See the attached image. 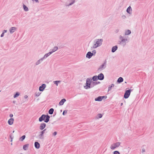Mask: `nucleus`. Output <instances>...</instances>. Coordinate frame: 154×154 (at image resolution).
I'll list each match as a JSON object with an SVG mask.
<instances>
[{
  "mask_svg": "<svg viewBox=\"0 0 154 154\" xmlns=\"http://www.w3.org/2000/svg\"><path fill=\"white\" fill-rule=\"evenodd\" d=\"M121 144V143L120 142H117L115 143H114L113 144L114 146H115L116 148L118 147Z\"/></svg>",
  "mask_w": 154,
  "mask_h": 154,
  "instance_id": "29",
  "label": "nucleus"
},
{
  "mask_svg": "<svg viewBox=\"0 0 154 154\" xmlns=\"http://www.w3.org/2000/svg\"><path fill=\"white\" fill-rule=\"evenodd\" d=\"M51 54H52V53L50 51L49 52H48V53L45 54V55L44 57H42V58H43V59L46 58L48 56H49Z\"/></svg>",
  "mask_w": 154,
  "mask_h": 154,
  "instance_id": "23",
  "label": "nucleus"
},
{
  "mask_svg": "<svg viewBox=\"0 0 154 154\" xmlns=\"http://www.w3.org/2000/svg\"><path fill=\"white\" fill-rule=\"evenodd\" d=\"M96 85H98V84H99L100 83V82H96Z\"/></svg>",
  "mask_w": 154,
  "mask_h": 154,
  "instance_id": "53",
  "label": "nucleus"
},
{
  "mask_svg": "<svg viewBox=\"0 0 154 154\" xmlns=\"http://www.w3.org/2000/svg\"><path fill=\"white\" fill-rule=\"evenodd\" d=\"M96 51L95 50H94L92 51V53H91V54L92 55V56H94L96 54Z\"/></svg>",
  "mask_w": 154,
  "mask_h": 154,
  "instance_id": "36",
  "label": "nucleus"
},
{
  "mask_svg": "<svg viewBox=\"0 0 154 154\" xmlns=\"http://www.w3.org/2000/svg\"><path fill=\"white\" fill-rule=\"evenodd\" d=\"M98 76L97 75H94L91 78V81L93 80L94 81L96 82L98 80Z\"/></svg>",
  "mask_w": 154,
  "mask_h": 154,
  "instance_id": "18",
  "label": "nucleus"
},
{
  "mask_svg": "<svg viewBox=\"0 0 154 154\" xmlns=\"http://www.w3.org/2000/svg\"><path fill=\"white\" fill-rule=\"evenodd\" d=\"M25 137H26V136L25 135H23L20 138V140L21 141H22L24 140V139H25Z\"/></svg>",
  "mask_w": 154,
  "mask_h": 154,
  "instance_id": "30",
  "label": "nucleus"
},
{
  "mask_svg": "<svg viewBox=\"0 0 154 154\" xmlns=\"http://www.w3.org/2000/svg\"><path fill=\"white\" fill-rule=\"evenodd\" d=\"M24 97L26 99L28 98V96L27 95H26L24 96Z\"/></svg>",
  "mask_w": 154,
  "mask_h": 154,
  "instance_id": "56",
  "label": "nucleus"
},
{
  "mask_svg": "<svg viewBox=\"0 0 154 154\" xmlns=\"http://www.w3.org/2000/svg\"><path fill=\"white\" fill-rule=\"evenodd\" d=\"M67 111L66 110H64L63 113V115H65L67 112Z\"/></svg>",
  "mask_w": 154,
  "mask_h": 154,
  "instance_id": "41",
  "label": "nucleus"
},
{
  "mask_svg": "<svg viewBox=\"0 0 154 154\" xmlns=\"http://www.w3.org/2000/svg\"><path fill=\"white\" fill-rule=\"evenodd\" d=\"M145 152V149H142V152L143 153V152Z\"/></svg>",
  "mask_w": 154,
  "mask_h": 154,
  "instance_id": "54",
  "label": "nucleus"
},
{
  "mask_svg": "<svg viewBox=\"0 0 154 154\" xmlns=\"http://www.w3.org/2000/svg\"><path fill=\"white\" fill-rule=\"evenodd\" d=\"M32 1H35V2H37V3H38L39 2V1L38 0H32Z\"/></svg>",
  "mask_w": 154,
  "mask_h": 154,
  "instance_id": "52",
  "label": "nucleus"
},
{
  "mask_svg": "<svg viewBox=\"0 0 154 154\" xmlns=\"http://www.w3.org/2000/svg\"><path fill=\"white\" fill-rule=\"evenodd\" d=\"M102 98V100H103V99L104 98L105 99H106L107 98V97L106 96H101Z\"/></svg>",
  "mask_w": 154,
  "mask_h": 154,
  "instance_id": "44",
  "label": "nucleus"
},
{
  "mask_svg": "<svg viewBox=\"0 0 154 154\" xmlns=\"http://www.w3.org/2000/svg\"><path fill=\"white\" fill-rule=\"evenodd\" d=\"M10 137L11 139V141L12 142V139H13V137H12L11 136V135H10Z\"/></svg>",
  "mask_w": 154,
  "mask_h": 154,
  "instance_id": "48",
  "label": "nucleus"
},
{
  "mask_svg": "<svg viewBox=\"0 0 154 154\" xmlns=\"http://www.w3.org/2000/svg\"><path fill=\"white\" fill-rule=\"evenodd\" d=\"M126 12L129 14H131L132 13V8L130 6L126 10Z\"/></svg>",
  "mask_w": 154,
  "mask_h": 154,
  "instance_id": "14",
  "label": "nucleus"
},
{
  "mask_svg": "<svg viewBox=\"0 0 154 154\" xmlns=\"http://www.w3.org/2000/svg\"><path fill=\"white\" fill-rule=\"evenodd\" d=\"M14 119L13 118H11L8 121V123L10 125H11L13 123Z\"/></svg>",
  "mask_w": 154,
  "mask_h": 154,
  "instance_id": "12",
  "label": "nucleus"
},
{
  "mask_svg": "<svg viewBox=\"0 0 154 154\" xmlns=\"http://www.w3.org/2000/svg\"><path fill=\"white\" fill-rule=\"evenodd\" d=\"M46 87V85L45 84H42L39 88V90L40 91H43Z\"/></svg>",
  "mask_w": 154,
  "mask_h": 154,
  "instance_id": "7",
  "label": "nucleus"
},
{
  "mask_svg": "<svg viewBox=\"0 0 154 154\" xmlns=\"http://www.w3.org/2000/svg\"><path fill=\"white\" fill-rule=\"evenodd\" d=\"M112 88V87H111V86H110L109 85V87H108V92L109 91H110L111 89Z\"/></svg>",
  "mask_w": 154,
  "mask_h": 154,
  "instance_id": "42",
  "label": "nucleus"
},
{
  "mask_svg": "<svg viewBox=\"0 0 154 154\" xmlns=\"http://www.w3.org/2000/svg\"><path fill=\"white\" fill-rule=\"evenodd\" d=\"M98 80H102L104 79V76L103 73H100L97 76Z\"/></svg>",
  "mask_w": 154,
  "mask_h": 154,
  "instance_id": "9",
  "label": "nucleus"
},
{
  "mask_svg": "<svg viewBox=\"0 0 154 154\" xmlns=\"http://www.w3.org/2000/svg\"><path fill=\"white\" fill-rule=\"evenodd\" d=\"M7 32V30H4L3 31V32L5 33Z\"/></svg>",
  "mask_w": 154,
  "mask_h": 154,
  "instance_id": "50",
  "label": "nucleus"
},
{
  "mask_svg": "<svg viewBox=\"0 0 154 154\" xmlns=\"http://www.w3.org/2000/svg\"><path fill=\"white\" fill-rule=\"evenodd\" d=\"M50 116L48 115H42L39 118L38 121L40 122H42L44 121L46 123L48 122L50 120Z\"/></svg>",
  "mask_w": 154,
  "mask_h": 154,
  "instance_id": "1",
  "label": "nucleus"
},
{
  "mask_svg": "<svg viewBox=\"0 0 154 154\" xmlns=\"http://www.w3.org/2000/svg\"><path fill=\"white\" fill-rule=\"evenodd\" d=\"M96 83L95 82H92V83H91V88H92L93 87L95 86L96 85Z\"/></svg>",
  "mask_w": 154,
  "mask_h": 154,
  "instance_id": "31",
  "label": "nucleus"
},
{
  "mask_svg": "<svg viewBox=\"0 0 154 154\" xmlns=\"http://www.w3.org/2000/svg\"><path fill=\"white\" fill-rule=\"evenodd\" d=\"M58 49V47L57 46H55L54 48L52 50V51L50 52L52 54L53 52L56 51Z\"/></svg>",
  "mask_w": 154,
  "mask_h": 154,
  "instance_id": "25",
  "label": "nucleus"
},
{
  "mask_svg": "<svg viewBox=\"0 0 154 154\" xmlns=\"http://www.w3.org/2000/svg\"><path fill=\"white\" fill-rule=\"evenodd\" d=\"M46 126V124L45 123H42L40 126V129L41 130H43Z\"/></svg>",
  "mask_w": 154,
  "mask_h": 154,
  "instance_id": "13",
  "label": "nucleus"
},
{
  "mask_svg": "<svg viewBox=\"0 0 154 154\" xmlns=\"http://www.w3.org/2000/svg\"><path fill=\"white\" fill-rule=\"evenodd\" d=\"M125 83H127V82H125Z\"/></svg>",
  "mask_w": 154,
  "mask_h": 154,
  "instance_id": "60",
  "label": "nucleus"
},
{
  "mask_svg": "<svg viewBox=\"0 0 154 154\" xmlns=\"http://www.w3.org/2000/svg\"><path fill=\"white\" fill-rule=\"evenodd\" d=\"M20 95V93L18 92H17L14 95V97L16 98L18 97Z\"/></svg>",
  "mask_w": 154,
  "mask_h": 154,
  "instance_id": "28",
  "label": "nucleus"
},
{
  "mask_svg": "<svg viewBox=\"0 0 154 154\" xmlns=\"http://www.w3.org/2000/svg\"><path fill=\"white\" fill-rule=\"evenodd\" d=\"M43 58H41L40 59L38 60V61H36L35 63V65H37L40 64L43 60Z\"/></svg>",
  "mask_w": 154,
  "mask_h": 154,
  "instance_id": "20",
  "label": "nucleus"
},
{
  "mask_svg": "<svg viewBox=\"0 0 154 154\" xmlns=\"http://www.w3.org/2000/svg\"><path fill=\"white\" fill-rule=\"evenodd\" d=\"M116 148L115 146L112 144L110 146V148L112 149H114Z\"/></svg>",
  "mask_w": 154,
  "mask_h": 154,
  "instance_id": "38",
  "label": "nucleus"
},
{
  "mask_svg": "<svg viewBox=\"0 0 154 154\" xmlns=\"http://www.w3.org/2000/svg\"><path fill=\"white\" fill-rule=\"evenodd\" d=\"M113 154H120V153L119 151H115L113 152Z\"/></svg>",
  "mask_w": 154,
  "mask_h": 154,
  "instance_id": "40",
  "label": "nucleus"
},
{
  "mask_svg": "<svg viewBox=\"0 0 154 154\" xmlns=\"http://www.w3.org/2000/svg\"><path fill=\"white\" fill-rule=\"evenodd\" d=\"M15 102H16V101H13V103H15Z\"/></svg>",
  "mask_w": 154,
  "mask_h": 154,
  "instance_id": "58",
  "label": "nucleus"
},
{
  "mask_svg": "<svg viewBox=\"0 0 154 154\" xmlns=\"http://www.w3.org/2000/svg\"><path fill=\"white\" fill-rule=\"evenodd\" d=\"M91 78H87L86 80L85 85L84 86V88L86 89L91 88Z\"/></svg>",
  "mask_w": 154,
  "mask_h": 154,
  "instance_id": "2",
  "label": "nucleus"
},
{
  "mask_svg": "<svg viewBox=\"0 0 154 154\" xmlns=\"http://www.w3.org/2000/svg\"><path fill=\"white\" fill-rule=\"evenodd\" d=\"M119 30L118 29H117L116 30V31H115V32L116 33H117L119 32Z\"/></svg>",
  "mask_w": 154,
  "mask_h": 154,
  "instance_id": "55",
  "label": "nucleus"
},
{
  "mask_svg": "<svg viewBox=\"0 0 154 154\" xmlns=\"http://www.w3.org/2000/svg\"><path fill=\"white\" fill-rule=\"evenodd\" d=\"M119 39L122 40V45L123 47H124L126 45V42H128V41H128V39L127 38H124L121 35L120 36Z\"/></svg>",
  "mask_w": 154,
  "mask_h": 154,
  "instance_id": "4",
  "label": "nucleus"
},
{
  "mask_svg": "<svg viewBox=\"0 0 154 154\" xmlns=\"http://www.w3.org/2000/svg\"><path fill=\"white\" fill-rule=\"evenodd\" d=\"M122 18H123V19H125L126 18V16L124 15H123L122 16Z\"/></svg>",
  "mask_w": 154,
  "mask_h": 154,
  "instance_id": "51",
  "label": "nucleus"
},
{
  "mask_svg": "<svg viewBox=\"0 0 154 154\" xmlns=\"http://www.w3.org/2000/svg\"><path fill=\"white\" fill-rule=\"evenodd\" d=\"M13 116V115L12 114H10L9 115V116L11 118H12Z\"/></svg>",
  "mask_w": 154,
  "mask_h": 154,
  "instance_id": "46",
  "label": "nucleus"
},
{
  "mask_svg": "<svg viewBox=\"0 0 154 154\" xmlns=\"http://www.w3.org/2000/svg\"><path fill=\"white\" fill-rule=\"evenodd\" d=\"M66 101L65 99H62L59 102V104L60 106L62 105Z\"/></svg>",
  "mask_w": 154,
  "mask_h": 154,
  "instance_id": "17",
  "label": "nucleus"
},
{
  "mask_svg": "<svg viewBox=\"0 0 154 154\" xmlns=\"http://www.w3.org/2000/svg\"><path fill=\"white\" fill-rule=\"evenodd\" d=\"M14 131H13V133H14Z\"/></svg>",
  "mask_w": 154,
  "mask_h": 154,
  "instance_id": "59",
  "label": "nucleus"
},
{
  "mask_svg": "<svg viewBox=\"0 0 154 154\" xmlns=\"http://www.w3.org/2000/svg\"><path fill=\"white\" fill-rule=\"evenodd\" d=\"M106 61L105 60L104 63L101 65L98 69V70H101L103 69H104L106 67Z\"/></svg>",
  "mask_w": 154,
  "mask_h": 154,
  "instance_id": "6",
  "label": "nucleus"
},
{
  "mask_svg": "<svg viewBox=\"0 0 154 154\" xmlns=\"http://www.w3.org/2000/svg\"><path fill=\"white\" fill-rule=\"evenodd\" d=\"M102 98L101 96H99L95 98V100L96 101H101L102 100Z\"/></svg>",
  "mask_w": 154,
  "mask_h": 154,
  "instance_id": "22",
  "label": "nucleus"
},
{
  "mask_svg": "<svg viewBox=\"0 0 154 154\" xmlns=\"http://www.w3.org/2000/svg\"><path fill=\"white\" fill-rule=\"evenodd\" d=\"M17 29V28L16 27H13L10 28L9 29V31L11 34L13 33L14 32L15 30Z\"/></svg>",
  "mask_w": 154,
  "mask_h": 154,
  "instance_id": "10",
  "label": "nucleus"
},
{
  "mask_svg": "<svg viewBox=\"0 0 154 154\" xmlns=\"http://www.w3.org/2000/svg\"><path fill=\"white\" fill-rule=\"evenodd\" d=\"M43 134L42 133H40V134L39 135V138L41 139H42L44 138V137H42Z\"/></svg>",
  "mask_w": 154,
  "mask_h": 154,
  "instance_id": "35",
  "label": "nucleus"
},
{
  "mask_svg": "<svg viewBox=\"0 0 154 154\" xmlns=\"http://www.w3.org/2000/svg\"><path fill=\"white\" fill-rule=\"evenodd\" d=\"M92 56L91 52V51H89L86 54V57L87 58L90 59Z\"/></svg>",
  "mask_w": 154,
  "mask_h": 154,
  "instance_id": "11",
  "label": "nucleus"
},
{
  "mask_svg": "<svg viewBox=\"0 0 154 154\" xmlns=\"http://www.w3.org/2000/svg\"><path fill=\"white\" fill-rule=\"evenodd\" d=\"M23 8L24 10L25 11H29V9L28 8V7L24 4H23Z\"/></svg>",
  "mask_w": 154,
  "mask_h": 154,
  "instance_id": "24",
  "label": "nucleus"
},
{
  "mask_svg": "<svg viewBox=\"0 0 154 154\" xmlns=\"http://www.w3.org/2000/svg\"><path fill=\"white\" fill-rule=\"evenodd\" d=\"M76 0H68V1L69 3V4H68L67 3H66L65 4V5L66 7H69L70 6H71L74 4Z\"/></svg>",
  "mask_w": 154,
  "mask_h": 154,
  "instance_id": "5",
  "label": "nucleus"
},
{
  "mask_svg": "<svg viewBox=\"0 0 154 154\" xmlns=\"http://www.w3.org/2000/svg\"><path fill=\"white\" fill-rule=\"evenodd\" d=\"M41 93L40 92H36L35 94V96L36 97H38L40 95Z\"/></svg>",
  "mask_w": 154,
  "mask_h": 154,
  "instance_id": "34",
  "label": "nucleus"
},
{
  "mask_svg": "<svg viewBox=\"0 0 154 154\" xmlns=\"http://www.w3.org/2000/svg\"><path fill=\"white\" fill-rule=\"evenodd\" d=\"M60 81H56L53 82L57 86L58 83H60Z\"/></svg>",
  "mask_w": 154,
  "mask_h": 154,
  "instance_id": "32",
  "label": "nucleus"
},
{
  "mask_svg": "<svg viewBox=\"0 0 154 154\" xmlns=\"http://www.w3.org/2000/svg\"><path fill=\"white\" fill-rule=\"evenodd\" d=\"M103 41V39H97V41L96 43L99 46H100L102 45Z\"/></svg>",
  "mask_w": 154,
  "mask_h": 154,
  "instance_id": "8",
  "label": "nucleus"
},
{
  "mask_svg": "<svg viewBox=\"0 0 154 154\" xmlns=\"http://www.w3.org/2000/svg\"><path fill=\"white\" fill-rule=\"evenodd\" d=\"M98 118H101L103 116V115L101 113L98 114L97 115Z\"/></svg>",
  "mask_w": 154,
  "mask_h": 154,
  "instance_id": "37",
  "label": "nucleus"
},
{
  "mask_svg": "<svg viewBox=\"0 0 154 154\" xmlns=\"http://www.w3.org/2000/svg\"><path fill=\"white\" fill-rule=\"evenodd\" d=\"M118 44L119 45H122V40H121L120 41H119L118 42Z\"/></svg>",
  "mask_w": 154,
  "mask_h": 154,
  "instance_id": "45",
  "label": "nucleus"
},
{
  "mask_svg": "<svg viewBox=\"0 0 154 154\" xmlns=\"http://www.w3.org/2000/svg\"><path fill=\"white\" fill-rule=\"evenodd\" d=\"M4 33L3 32H2V33L1 34V37H3L4 36Z\"/></svg>",
  "mask_w": 154,
  "mask_h": 154,
  "instance_id": "47",
  "label": "nucleus"
},
{
  "mask_svg": "<svg viewBox=\"0 0 154 154\" xmlns=\"http://www.w3.org/2000/svg\"><path fill=\"white\" fill-rule=\"evenodd\" d=\"M46 129H45L44 130H43L41 132H40V133H42V134L43 135L44 134V133H45V131H46Z\"/></svg>",
  "mask_w": 154,
  "mask_h": 154,
  "instance_id": "39",
  "label": "nucleus"
},
{
  "mask_svg": "<svg viewBox=\"0 0 154 154\" xmlns=\"http://www.w3.org/2000/svg\"><path fill=\"white\" fill-rule=\"evenodd\" d=\"M132 91V90L131 89L126 90L124 95V97L125 99L128 98L130 95L131 92Z\"/></svg>",
  "mask_w": 154,
  "mask_h": 154,
  "instance_id": "3",
  "label": "nucleus"
},
{
  "mask_svg": "<svg viewBox=\"0 0 154 154\" xmlns=\"http://www.w3.org/2000/svg\"><path fill=\"white\" fill-rule=\"evenodd\" d=\"M110 85V86H111V87L112 88V87H114V85H114L113 84H112L111 85Z\"/></svg>",
  "mask_w": 154,
  "mask_h": 154,
  "instance_id": "49",
  "label": "nucleus"
},
{
  "mask_svg": "<svg viewBox=\"0 0 154 154\" xmlns=\"http://www.w3.org/2000/svg\"><path fill=\"white\" fill-rule=\"evenodd\" d=\"M57 134V132L56 131H55L54 133H53V135L54 136H56Z\"/></svg>",
  "mask_w": 154,
  "mask_h": 154,
  "instance_id": "43",
  "label": "nucleus"
},
{
  "mask_svg": "<svg viewBox=\"0 0 154 154\" xmlns=\"http://www.w3.org/2000/svg\"><path fill=\"white\" fill-rule=\"evenodd\" d=\"M122 105H123V103H121V106H122Z\"/></svg>",
  "mask_w": 154,
  "mask_h": 154,
  "instance_id": "57",
  "label": "nucleus"
},
{
  "mask_svg": "<svg viewBox=\"0 0 154 154\" xmlns=\"http://www.w3.org/2000/svg\"><path fill=\"white\" fill-rule=\"evenodd\" d=\"M123 79L122 77H120L118 79L117 82L118 83H120L123 82Z\"/></svg>",
  "mask_w": 154,
  "mask_h": 154,
  "instance_id": "19",
  "label": "nucleus"
},
{
  "mask_svg": "<svg viewBox=\"0 0 154 154\" xmlns=\"http://www.w3.org/2000/svg\"><path fill=\"white\" fill-rule=\"evenodd\" d=\"M29 144H26L23 146V149L24 150H26L27 149L29 146Z\"/></svg>",
  "mask_w": 154,
  "mask_h": 154,
  "instance_id": "21",
  "label": "nucleus"
},
{
  "mask_svg": "<svg viewBox=\"0 0 154 154\" xmlns=\"http://www.w3.org/2000/svg\"><path fill=\"white\" fill-rule=\"evenodd\" d=\"M34 145L35 147L37 149H38L40 147V144L38 142H35Z\"/></svg>",
  "mask_w": 154,
  "mask_h": 154,
  "instance_id": "15",
  "label": "nucleus"
},
{
  "mask_svg": "<svg viewBox=\"0 0 154 154\" xmlns=\"http://www.w3.org/2000/svg\"><path fill=\"white\" fill-rule=\"evenodd\" d=\"M98 47H99L98 45H97L96 43H95L93 45V47H91V48H96Z\"/></svg>",
  "mask_w": 154,
  "mask_h": 154,
  "instance_id": "33",
  "label": "nucleus"
},
{
  "mask_svg": "<svg viewBox=\"0 0 154 154\" xmlns=\"http://www.w3.org/2000/svg\"><path fill=\"white\" fill-rule=\"evenodd\" d=\"M118 48V46L117 45L113 46L112 48V53L115 52L117 50Z\"/></svg>",
  "mask_w": 154,
  "mask_h": 154,
  "instance_id": "16",
  "label": "nucleus"
},
{
  "mask_svg": "<svg viewBox=\"0 0 154 154\" xmlns=\"http://www.w3.org/2000/svg\"><path fill=\"white\" fill-rule=\"evenodd\" d=\"M54 112V109L53 108H51L48 111V113L50 115H52L53 114Z\"/></svg>",
  "mask_w": 154,
  "mask_h": 154,
  "instance_id": "26",
  "label": "nucleus"
},
{
  "mask_svg": "<svg viewBox=\"0 0 154 154\" xmlns=\"http://www.w3.org/2000/svg\"><path fill=\"white\" fill-rule=\"evenodd\" d=\"M131 31L129 29L127 30L125 32V34L126 35H128L131 34Z\"/></svg>",
  "mask_w": 154,
  "mask_h": 154,
  "instance_id": "27",
  "label": "nucleus"
}]
</instances>
